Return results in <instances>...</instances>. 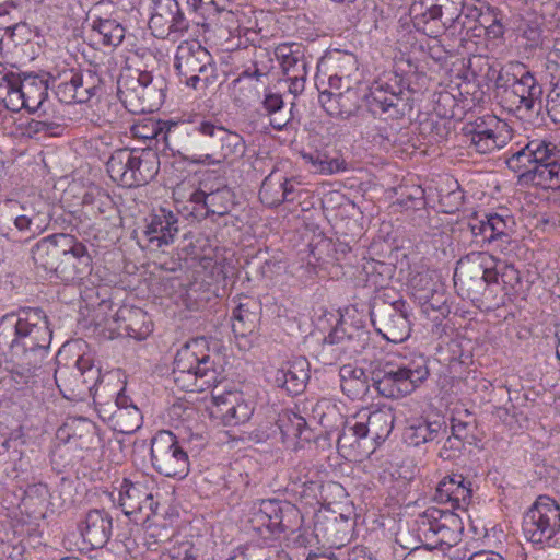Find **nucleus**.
Listing matches in <instances>:
<instances>
[{
  "mask_svg": "<svg viewBox=\"0 0 560 560\" xmlns=\"http://www.w3.org/2000/svg\"><path fill=\"white\" fill-rule=\"evenodd\" d=\"M513 220L498 213H487L483 219L475 218L468 226L474 236V242L480 247H492L505 252L512 243Z\"/></svg>",
  "mask_w": 560,
  "mask_h": 560,
  "instance_id": "14",
  "label": "nucleus"
},
{
  "mask_svg": "<svg viewBox=\"0 0 560 560\" xmlns=\"http://www.w3.org/2000/svg\"><path fill=\"white\" fill-rule=\"evenodd\" d=\"M49 221V214L39 211L32 214L16 215L13 223L18 232L25 234L26 238H33L47 229Z\"/></svg>",
  "mask_w": 560,
  "mask_h": 560,
  "instance_id": "44",
  "label": "nucleus"
},
{
  "mask_svg": "<svg viewBox=\"0 0 560 560\" xmlns=\"http://www.w3.org/2000/svg\"><path fill=\"white\" fill-rule=\"evenodd\" d=\"M112 421L115 430L124 434H131L142 425V415L140 410L130 402V406L117 408L112 413Z\"/></svg>",
  "mask_w": 560,
  "mask_h": 560,
  "instance_id": "43",
  "label": "nucleus"
},
{
  "mask_svg": "<svg viewBox=\"0 0 560 560\" xmlns=\"http://www.w3.org/2000/svg\"><path fill=\"white\" fill-rule=\"evenodd\" d=\"M464 446V441L453 436L447 435L440 452L439 457L443 460H452L459 456L460 451Z\"/></svg>",
  "mask_w": 560,
  "mask_h": 560,
  "instance_id": "55",
  "label": "nucleus"
},
{
  "mask_svg": "<svg viewBox=\"0 0 560 560\" xmlns=\"http://www.w3.org/2000/svg\"><path fill=\"white\" fill-rule=\"evenodd\" d=\"M416 530L419 539L429 549L442 545L452 546L459 539L463 522L450 510L429 508L416 520Z\"/></svg>",
  "mask_w": 560,
  "mask_h": 560,
  "instance_id": "5",
  "label": "nucleus"
},
{
  "mask_svg": "<svg viewBox=\"0 0 560 560\" xmlns=\"http://www.w3.org/2000/svg\"><path fill=\"white\" fill-rule=\"evenodd\" d=\"M52 330L48 316L40 307H20L0 320V349L23 361L30 357L36 364L48 354Z\"/></svg>",
  "mask_w": 560,
  "mask_h": 560,
  "instance_id": "1",
  "label": "nucleus"
},
{
  "mask_svg": "<svg viewBox=\"0 0 560 560\" xmlns=\"http://www.w3.org/2000/svg\"><path fill=\"white\" fill-rule=\"evenodd\" d=\"M304 159H307L312 164H318L319 171L323 173L332 174L341 170V162L338 159L328 160L319 153L305 154Z\"/></svg>",
  "mask_w": 560,
  "mask_h": 560,
  "instance_id": "56",
  "label": "nucleus"
},
{
  "mask_svg": "<svg viewBox=\"0 0 560 560\" xmlns=\"http://www.w3.org/2000/svg\"><path fill=\"white\" fill-rule=\"evenodd\" d=\"M200 122L159 120L152 124V136L161 137L165 148L184 160L196 164H214L213 154L207 151V138L200 130Z\"/></svg>",
  "mask_w": 560,
  "mask_h": 560,
  "instance_id": "4",
  "label": "nucleus"
},
{
  "mask_svg": "<svg viewBox=\"0 0 560 560\" xmlns=\"http://www.w3.org/2000/svg\"><path fill=\"white\" fill-rule=\"evenodd\" d=\"M273 54L280 61L285 80L289 82V92L298 96L304 91L307 77V61L300 46L281 44Z\"/></svg>",
  "mask_w": 560,
  "mask_h": 560,
  "instance_id": "17",
  "label": "nucleus"
},
{
  "mask_svg": "<svg viewBox=\"0 0 560 560\" xmlns=\"http://www.w3.org/2000/svg\"><path fill=\"white\" fill-rule=\"evenodd\" d=\"M487 262H491V255L487 253H470L459 259L455 269L454 278L471 284L476 290L483 289L482 277L487 269Z\"/></svg>",
  "mask_w": 560,
  "mask_h": 560,
  "instance_id": "33",
  "label": "nucleus"
},
{
  "mask_svg": "<svg viewBox=\"0 0 560 560\" xmlns=\"http://www.w3.org/2000/svg\"><path fill=\"white\" fill-rule=\"evenodd\" d=\"M200 128L203 137L207 138V151H219L223 159L244 154L245 142L238 133L209 120L200 121Z\"/></svg>",
  "mask_w": 560,
  "mask_h": 560,
  "instance_id": "22",
  "label": "nucleus"
},
{
  "mask_svg": "<svg viewBox=\"0 0 560 560\" xmlns=\"http://www.w3.org/2000/svg\"><path fill=\"white\" fill-rule=\"evenodd\" d=\"M110 178L124 187L148 184L160 171V158L155 149L121 148L112 153L107 161Z\"/></svg>",
  "mask_w": 560,
  "mask_h": 560,
  "instance_id": "3",
  "label": "nucleus"
},
{
  "mask_svg": "<svg viewBox=\"0 0 560 560\" xmlns=\"http://www.w3.org/2000/svg\"><path fill=\"white\" fill-rule=\"evenodd\" d=\"M92 206L100 214H108L115 210L112 198L104 192H97L92 200Z\"/></svg>",
  "mask_w": 560,
  "mask_h": 560,
  "instance_id": "59",
  "label": "nucleus"
},
{
  "mask_svg": "<svg viewBox=\"0 0 560 560\" xmlns=\"http://www.w3.org/2000/svg\"><path fill=\"white\" fill-rule=\"evenodd\" d=\"M340 387L351 399L362 397L369 389V376L362 368L345 364L340 368Z\"/></svg>",
  "mask_w": 560,
  "mask_h": 560,
  "instance_id": "35",
  "label": "nucleus"
},
{
  "mask_svg": "<svg viewBox=\"0 0 560 560\" xmlns=\"http://www.w3.org/2000/svg\"><path fill=\"white\" fill-rule=\"evenodd\" d=\"M471 494V482L463 475L454 474L439 482L434 499L440 503H451L453 509H465L470 502Z\"/></svg>",
  "mask_w": 560,
  "mask_h": 560,
  "instance_id": "26",
  "label": "nucleus"
},
{
  "mask_svg": "<svg viewBox=\"0 0 560 560\" xmlns=\"http://www.w3.org/2000/svg\"><path fill=\"white\" fill-rule=\"evenodd\" d=\"M92 31L100 42L108 47L118 46L125 38L124 26L112 19H96L93 21Z\"/></svg>",
  "mask_w": 560,
  "mask_h": 560,
  "instance_id": "42",
  "label": "nucleus"
},
{
  "mask_svg": "<svg viewBox=\"0 0 560 560\" xmlns=\"http://www.w3.org/2000/svg\"><path fill=\"white\" fill-rule=\"evenodd\" d=\"M175 67L179 74L186 79V84L197 89L202 82L209 84L214 78L215 65L211 54L200 43L184 42L176 51Z\"/></svg>",
  "mask_w": 560,
  "mask_h": 560,
  "instance_id": "12",
  "label": "nucleus"
},
{
  "mask_svg": "<svg viewBox=\"0 0 560 560\" xmlns=\"http://www.w3.org/2000/svg\"><path fill=\"white\" fill-rule=\"evenodd\" d=\"M152 74L147 71L138 73V77H126L118 80V96L127 106L135 98L145 100L148 88L152 83Z\"/></svg>",
  "mask_w": 560,
  "mask_h": 560,
  "instance_id": "36",
  "label": "nucleus"
},
{
  "mask_svg": "<svg viewBox=\"0 0 560 560\" xmlns=\"http://www.w3.org/2000/svg\"><path fill=\"white\" fill-rule=\"evenodd\" d=\"M339 94L347 95V97H343L341 102H338V107L340 110L338 116L349 117L358 109L357 103H350V101L357 98V92L348 88L345 93Z\"/></svg>",
  "mask_w": 560,
  "mask_h": 560,
  "instance_id": "58",
  "label": "nucleus"
},
{
  "mask_svg": "<svg viewBox=\"0 0 560 560\" xmlns=\"http://www.w3.org/2000/svg\"><path fill=\"white\" fill-rule=\"evenodd\" d=\"M77 82L75 89L78 90V103H85L93 96L97 95L102 88L103 80L96 68L86 70H75Z\"/></svg>",
  "mask_w": 560,
  "mask_h": 560,
  "instance_id": "41",
  "label": "nucleus"
},
{
  "mask_svg": "<svg viewBox=\"0 0 560 560\" xmlns=\"http://www.w3.org/2000/svg\"><path fill=\"white\" fill-rule=\"evenodd\" d=\"M410 12L415 27L429 37H438L444 33L450 23L448 19L443 21V4H432L423 9L422 2H415Z\"/></svg>",
  "mask_w": 560,
  "mask_h": 560,
  "instance_id": "30",
  "label": "nucleus"
},
{
  "mask_svg": "<svg viewBox=\"0 0 560 560\" xmlns=\"http://www.w3.org/2000/svg\"><path fill=\"white\" fill-rule=\"evenodd\" d=\"M463 131L469 142V147L481 154L491 153L505 144V138L498 135L495 130L489 126V122L482 118L467 124L463 128Z\"/></svg>",
  "mask_w": 560,
  "mask_h": 560,
  "instance_id": "27",
  "label": "nucleus"
},
{
  "mask_svg": "<svg viewBox=\"0 0 560 560\" xmlns=\"http://www.w3.org/2000/svg\"><path fill=\"white\" fill-rule=\"evenodd\" d=\"M522 528L533 544H544L556 537L560 545V505L547 495H540L524 514Z\"/></svg>",
  "mask_w": 560,
  "mask_h": 560,
  "instance_id": "8",
  "label": "nucleus"
},
{
  "mask_svg": "<svg viewBox=\"0 0 560 560\" xmlns=\"http://www.w3.org/2000/svg\"><path fill=\"white\" fill-rule=\"evenodd\" d=\"M411 308L399 299L393 302L375 300L370 310L372 325L385 340L399 343L411 332Z\"/></svg>",
  "mask_w": 560,
  "mask_h": 560,
  "instance_id": "6",
  "label": "nucleus"
},
{
  "mask_svg": "<svg viewBox=\"0 0 560 560\" xmlns=\"http://www.w3.org/2000/svg\"><path fill=\"white\" fill-rule=\"evenodd\" d=\"M369 341L370 332L364 327L341 322L324 338L322 354L332 352L335 358L340 354H359Z\"/></svg>",
  "mask_w": 560,
  "mask_h": 560,
  "instance_id": "16",
  "label": "nucleus"
},
{
  "mask_svg": "<svg viewBox=\"0 0 560 560\" xmlns=\"http://www.w3.org/2000/svg\"><path fill=\"white\" fill-rule=\"evenodd\" d=\"M11 359L14 362L12 377L16 385L28 386L33 384L36 377V370L40 366L43 361H38L36 364H33L30 357H26L25 361L18 357H11Z\"/></svg>",
  "mask_w": 560,
  "mask_h": 560,
  "instance_id": "49",
  "label": "nucleus"
},
{
  "mask_svg": "<svg viewBox=\"0 0 560 560\" xmlns=\"http://www.w3.org/2000/svg\"><path fill=\"white\" fill-rule=\"evenodd\" d=\"M272 176L269 174L262 182L259 196L262 202L271 207H277L282 202H292L295 200L296 186L300 185L294 178H284L279 183V189L271 194L272 189Z\"/></svg>",
  "mask_w": 560,
  "mask_h": 560,
  "instance_id": "37",
  "label": "nucleus"
},
{
  "mask_svg": "<svg viewBox=\"0 0 560 560\" xmlns=\"http://www.w3.org/2000/svg\"><path fill=\"white\" fill-rule=\"evenodd\" d=\"M254 305L255 303L252 301L240 303L233 311L232 329L235 336L246 337L256 329L259 316L256 311L252 310Z\"/></svg>",
  "mask_w": 560,
  "mask_h": 560,
  "instance_id": "39",
  "label": "nucleus"
},
{
  "mask_svg": "<svg viewBox=\"0 0 560 560\" xmlns=\"http://www.w3.org/2000/svg\"><path fill=\"white\" fill-rule=\"evenodd\" d=\"M217 340L205 337L186 342L176 353L173 368L175 384L186 392H219L223 376L222 357Z\"/></svg>",
  "mask_w": 560,
  "mask_h": 560,
  "instance_id": "2",
  "label": "nucleus"
},
{
  "mask_svg": "<svg viewBox=\"0 0 560 560\" xmlns=\"http://www.w3.org/2000/svg\"><path fill=\"white\" fill-rule=\"evenodd\" d=\"M213 398L225 425L245 423L253 415L254 407L241 392L218 393Z\"/></svg>",
  "mask_w": 560,
  "mask_h": 560,
  "instance_id": "25",
  "label": "nucleus"
},
{
  "mask_svg": "<svg viewBox=\"0 0 560 560\" xmlns=\"http://www.w3.org/2000/svg\"><path fill=\"white\" fill-rule=\"evenodd\" d=\"M365 103L373 116L384 120L400 119L409 108V97L404 92L401 80L394 75L388 81L380 79L370 88Z\"/></svg>",
  "mask_w": 560,
  "mask_h": 560,
  "instance_id": "10",
  "label": "nucleus"
},
{
  "mask_svg": "<svg viewBox=\"0 0 560 560\" xmlns=\"http://www.w3.org/2000/svg\"><path fill=\"white\" fill-rule=\"evenodd\" d=\"M428 361V358L419 354L405 363L398 364L410 385H415V388L423 383L430 374Z\"/></svg>",
  "mask_w": 560,
  "mask_h": 560,
  "instance_id": "48",
  "label": "nucleus"
},
{
  "mask_svg": "<svg viewBox=\"0 0 560 560\" xmlns=\"http://www.w3.org/2000/svg\"><path fill=\"white\" fill-rule=\"evenodd\" d=\"M279 428L282 434L289 439L310 440L308 435H304L307 431L306 420L296 413L282 416L279 419Z\"/></svg>",
  "mask_w": 560,
  "mask_h": 560,
  "instance_id": "50",
  "label": "nucleus"
},
{
  "mask_svg": "<svg viewBox=\"0 0 560 560\" xmlns=\"http://www.w3.org/2000/svg\"><path fill=\"white\" fill-rule=\"evenodd\" d=\"M446 435V421L439 416L434 418L420 417L411 419L404 431L405 442L415 447L427 443L439 442L441 438Z\"/></svg>",
  "mask_w": 560,
  "mask_h": 560,
  "instance_id": "24",
  "label": "nucleus"
},
{
  "mask_svg": "<svg viewBox=\"0 0 560 560\" xmlns=\"http://www.w3.org/2000/svg\"><path fill=\"white\" fill-rule=\"evenodd\" d=\"M153 481L147 478L138 480L124 479L120 489L118 504L125 515L132 517L135 522H147L156 514L159 506L153 495Z\"/></svg>",
  "mask_w": 560,
  "mask_h": 560,
  "instance_id": "13",
  "label": "nucleus"
},
{
  "mask_svg": "<svg viewBox=\"0 0 560 560\" xmlns=\"http://www.w3.org/2000/svg\"><path fill=\"white\" fill-rule=\"evenodd\" d=\"M264 512V500L255 502L249 511L248 522L252 524V528L259 534L264 533V528L268 530V522H270L267 513Z\"/></svg>",
  "mask_w": 560,
  "mask_h": 560,
  "instance_id": "54",
  "label": "nucleus"
},
{
  "mask_svg": "<svg viewBox=\"0 0 560 560\" xmlns=\"http://www.w3.org/2000/svg\"><path fill=\"white\" fill-rule=\"evenodd\" d=\"M20 79V73L11 71L5 65L0 63V104L11 112H16L19 103L16 90Z\"/></svg>",
  "mask_w": 560,
  "mask_h": 560,
  "instance_id": "40",
  "label": "nucleus"
},
{
  "mask_svg": "<svg viewBox=\"0 0 560 560\" xmlns=\"http://www.w3.org/2000/svg\"><path fill=\"white\" fill-rule=\"evenodd\" d=\"M521 183L542 189H560V162L550 166L533 167L518 176Z\"/></svg>",
  "mask_w": 560,
  "mask_h": 560,
  "instance_id": "38",
  "label": "nucleus"
},
{
  "mask_svg": "<svg viewBox=\"0 0 560 560\" xmlns=\"http://www.w3.org/2000/svg\"><path fill=\"white\" fill-rule=\"evenodd\" d=\"M485 270V275L482 277V282H483V289H486V287L492 284V283H498L499 281V277H500V270L498 269V261L495 260V258L491 255V262L488 264L487 262V270L486 268H482Z\"/></svg>",
  "mask_w": 560,
  "mask_h": 560,
  "instance_id": "63",
  "label": "nucleus"
},
{
  "mask_svg": "<svg viewBox=\"0 0 560 560\" xmlns=\"http://www.w3.org/2000/svg\"><path fill=\"white\" fill-rule=\"evenodd\" d=\"M145 222L143 237L147 246L151 248L172 244L179 230L177 214L165 208L151 213Z\"/></svg>",
  "mask_w": 560,
  "mask_h": 560,
  "instance_id": "20",
  "label": "nucleus"
},
{
  "mask_svg": "<svg viewBox=\"0 0 560 560\" xmlns=\"http://www.w3.org/2000/svg\"><path fill=\"white\" fill-rule=\"evenodd\" d=\"M506 163L510 170L515 173H520V175L532 170L534 167L533 149H529V143L524 149L512 154V156L508 159Z\"/></svg>",
  "mask_w": 560,
  "mask_h": 560,
  "instance_id": "51",
  "label": "nucleus"
},
{
  "mask_svg": "<svg viewBox=\"0 0 560 560\" xmlns=\"http://www.w3.org/2000/svg\"><path fill=\"white\" fill-rule=\"evenodd\" d=\"M79 530L83 541L91 548H103L112 536L113 517L104 509H92L79 523Z\"/></svg>",
  "mask_w": 560,
  "mask_h": 560,
  "instance_id": "23",
  "label": "nucleus"
},
{
  "mask_svg": "<svg viewBox=\"0 0 560 560\" xmlns=\"http://www.w3.org/2000/svg\"><path fill=\"white\" fill-rule=\"evenodd\" d=\"M529 149H533L534 167L560 163V150L550 141H530Z\"/></svg>",
  "mask_w": 560,
  "mask_h": 560,
  "instance_id": "46",
  "label": "nucleus"
},
{
  "mask_svg": "<svg viewBox=\"0 0 560 560\" xmlns=\"http://www.w3.org/2000/svg\"><path fill=\"white\" fill-rule=\"evenodd\" d=\"M405 209L418 210L424 207V191L421 187H413L408 194L401 192L396 201Z\"/></svg>",
  "mask_w": 560,
  "mask_h": 560,
  "instance_id": "53",
  "label": "nucleus"
},
{
  "mask_svg": "<svg viewBox=\"0 0 560 560\" xmlns=\"http://www.w3.org/2000/svg\"><path fill=\"white\" fill-rule=\"evenodd\" d=\"M72 248L59 270V279L65 282L82 280L92 272V257L88 247L72 236Z\"/></svg>",
  "mask_w": 560,
  "mask_h": 560,
  "instance_id": "28",
  "label": "nucleus"
},
{
  "mask_svg": "<svg viewBox=\"0 0 560 560\" xmlns=\"http://www.w3.org/2000/svg\"><path fill=\"white\" fill-rule=\"evenodd\" d=\"M149 28L156 38H168L187 32L189 21L177 0H151Z\"/></svg>",
  "mask_w": 560,
  "mask_h": 560,
  "instance_id": "15",
  "label": "nucleus"
},
{
  "mask_svg": "<svg viewBox=\"0 0 560 560\" xmlns=\"http://www.w3.org/2000/svg\"><path fill=\"white\" fill-rule=\"evenodd\" d=\"M264 513H267L268 532L284 533L293 532L299 517V510L289 502L279 500H264Z\"/></svg>",
  "mask_w": 560,
  "mask_h": 560,
  "instance_id": "32",
  "label": "nucleus"
},
{
  "mask_svg": "<svg viewBox=\"0 0 560 560\" xmlns=\"http://www.w3.org/2000/svg\"><path fill=\"white\" fill-rule=\"evenodd\" d=\"M117 315L124 320V330L129 337L142 340L151 334L152 323L142 308L122 307Z\"/></svg>",
  "mask_w": 560,
  "mask_h": 560,
  "instance_id": "34",
  "label": "nucleus"
},
{
  "mask_svg": "<svg viewBox=\"0 0 560 560\" xmlns=\"http://www.w3.org/2000/svg\"><path fill=\"white\" fill-rule=\"evenodd\" d=\"M293 482L295 483H301V487L303 488L302 490V495L304 497H316V492L319 490V488H322V486L312 480V479H308L307 475H305L303 478L300 477V476H293L291 475L290 477Z\"/></svg>",
  "mask_w": 560,
  "mask_h": 560,
  "instance_id": "60",
  "label": "nucleus"
},
{
  "mask_svg": "<svg viewBox=\"0 0 560 560\" xmlns=\"http://www.w3.org/2000/svg\"><path fill=\"white\" fill-rule=\"evenodd\" d=\"M16 93L19 95L16 112L22 108L36 112L48 95L46 80L38 75L25 74L20 79Z\"/></svg>",
  "mask_w": 560,
  "mask_h": 560,
  "instance_id": "31",
  "label": "nucleus"
},
{
  "mask_svg": "<svg viewBox=\"0 0 560 560\" xmlns=\"http://www.w3.org/2000/svg\"><path fill=\"white\" fill-rule=\"evenodd\" d=\"M343 97H347V95H340L325 90L319 93V103L329 115L338 116L340 114L338 102H341Z\"/></svg>",
  "mask_w": 560,
  "mask_h": 560,
  "instance_id": "57",
  "label": "nucleus"
},
{
  "mask_svg": "<svg viewBox=\"0 0 560 560\" xmlns=\"http://www.w3.org/2000/svg\"><path fill=\"white\" fill-rule=\"evenodd\" d=\"M371 382L380 395L386 398H399L415 390L398 364L385 362L371 372Z\"/></svg>",
  "mask_w": 560,
  "mask_h": 560,
  "instance_id": "19",
  "label": "nucleus"
},
{
  "mask_svg": "<svg viewBox=\"0 0 560 560\" xmlns=\"http://www.w3.org/2000/svg\"><path fill=\"white\" fill-rule=\"evenodd\" d=\"M234 198V192L225 185L209 191L203 188L197 189L189 197L194 205L191 213L199 219L214 214L223 217L233 207Z\"/></svg>",
  "mask_w": 560,
  "mask_h": 560,
  "instance_id": "18",
  "label": "nucleus"
},
{
  "mask_svg": "<svg viewBox=\"0 0 560 560\" xmlns=\"http://www.w3.org/2000/svg\"><path fill=\"white\" fill-rule=\"evenodd\" d=\"M101 381V369L91 358L84 355L79 357L73 366H61L55 371V382L69 399L94 398Z\"/></svg>",
  "mask_w": 560,
  "mask_h": 560,
  "instance_id": "7",
  "label": "nucleus"
},
{
  "mask_svg": "<svg viewBox=\"0 0 560 560\" xmlns=\"http://www.w3.org/2000/svg\"><path fill=\"white\" fill-rule=\"evenodd\" d=\"M72 236L57 233L38 241L32 248V258L35 265L49 273L58 270V266H60V262H57L58 257L72 248Z\"/></svg>",
  "mask_w": 560,
  "mask_h": 560,
  "instance_id": "21",
  "label": "nucleus"
},
{
  "mask_svg": "<svg viewBox=\"0 0 560 560\" xmlns=\"http://www.w3.org/2000/svg\"><path fill=\"white\" fill-rule=\"evenodd\" d=\"M262 107L269 115H275L283 107L282 96L277 93H266L262 100Z\"/></svg>",
  "mask_w": 560,
  "mask_h": 560,
  "instance_id": "61",
  "label": "nucleus"
},
{
  "mask_svg": "<svg viewBox=\"0 0 560 560\" xmlns=\"http://www.w3.org/2000/svg\"><path fill=\"white\" fill-rule=\"evenodd\" d=\"M494 83L497 89L510 92L516 98L518 107L526 110H533L535 102L541 100V85L522 62H510L503 67Z\"/></svg>",
  "mask_w": 560,
  "mask_h": 560,
  "instance_id": "11",
  "label": "nucleus"
},
{
  "mask_svg": "<svg viewBox=\"0 0 560 560\" xmlns=\"http://www.w3.org/2000/svg\"><path fill=\"white\" fill-rule=\"evenodd\" d=\"M275 54L265 47H253L250 65L260 72L270 73L273 69Z\"/></svg>",
  "mask_w": 560,
  "mask_h": 560,
  "instance_id": "52",
  "label": "nucleus"
},
{
  "mask_svg": "<svg viewBox=\"0 0 560 560\" xmlns=\"http://www.w3.org/2000/svg\"><path fill=\"white\" fill-rule=\"evenodd\" d=\"M500 278L504 284L513 288L520 282V272L513 265L505 264L504 267L500 269Z\"/></svg>",
  "mask_w": 560,
  "mask_h": 560,
  "instance_id": "64",
  "label": "nucleus"
},
{
  "mask_svg": "<svg viewBox=\"0 0 560 560\" xmlns=\"http://www.w3.org/2000/svg\"><path fill=\"white\" fill-rule=\"evenodd\" d=\"M79 439H84V441L79 443V446L92 447L98 441L96 427L91 422H84L83 434H80Z\"/></svg>",
  "mask_w": 560,
  "mask_h": 560,
  "instance_id": "62",
  "label": "nucleus"
},
{
  "mask_svg": "<svg viewBox=\"0 0 560 560\" xmlns=\"http://www.w3.org/2000/svg\"><path fill=\"white\" fill-rule=\"evenodd\" d=\"M310 378V364L305 358L287 362L275 374V383L290 395H298L305 388Z\"/></svg>",
  "mask_w": 560,
  "mask_h": 560,
  "instance_id": "29",
  "label": "nucleus"
},
{
  "mask_svg": "<svg viewBox=\"0 0 560 560\" xmlns=\"http://www.w3.org/2000/svg\"><path fill=\"white\" fill-rule=\"evenodd\" d=\"M74 79L75 70L70 69L52 80V88L55 89V93L61 103H78V90L75 89L77 82H74Z\"/></svg>",
  "mask_w": 560,
  "mask_h": 560,
  "instance_id": "47",
  "label": "nucleus"
},
{
  "mask_svg": "<svg viewBox=\"0 0 560 560\" xmlns=\"http://www.w3.org/2000/svg\"><path fill=\"white\" fill-rule=\"evenodd\" d=\"M150 451L152 466L159 474L178 479L188 475V454L171 431H159L151 440Z\"/></svg>",
  "mask_w": 560,
  "mask_h": 560,
  "instance_id": "9",
  "label": "nucleus"
},
{
  "mask_svg": "<svg viewBox=\"0 0 560 560\" xmlns=\"http://www.w3.org/2000/svg\"><path fill=\"white\" fill-rule=\"evenodd\" d=\"M368 424L372 438L384 441L394 428V415L390 410H374L368 417Z\"/></svg>",
  "mask_w": 560,
  "mask_h": 560,
  "instance_id": "45",
  "label": "nucleus"
}]
</instances>
